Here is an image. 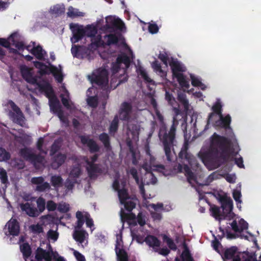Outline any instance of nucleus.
<instances>
[{
  "mask_svg": "<svg viewBox=\"0 0 261 261\" xmlns=\"http://www.w3.org/2000/svg\"><path fill=\"white\" fill-rule=\"evenodd\" d=\"M70 28L72 33V37L71 38V42L72 43L77 42L84 36L90 37L91 38V49H95L104 44L110 45L119 41L122 43L125 53H122L117 57L116 62L112 65V71L113 74L120 72V74L123 76V79L119 80L117 85L127 80L125 69L128 67L130 58H133V54L130 49L124 43L120 34H110L104 37V40L102 41L101 36L97 34V29L94 25H87L84 27L78 24L71 23L70 24Z\"/></svg>",
  "mask_w": 261,
  "mask_h": 261,
  "instance_id": "nucleus-1",
  "label": "nucleus"
},
{
  "mask_svg": "<svg viewBox=\"0 0 261 261\" xmlns=\"http://www.w3.org/2000/svg\"><path fill=\"white\" fill-rule=\"evenodd\" d=\"M147 156L145 163L142 165V168L145 171L144 177H141V181L139 180V173L135 168H131L129 173L135 179L136 183L139 185L140 191L144 199L150 198V195H146L145 193L143 184H155L156 182V178L152 173L153 171H157L162 173L164 175L168 174L163 165L157 164L154 158L151 155L149 151H146Z\"/></svg>",
  "mask_w": 261,
  "mask_h": 261,
  "instance_id": "nucleus-2",
  "label": "nucleus"
},
{
  "mask_svg": "<svg viewBox=\"0 0 261 261\" xmlns=\"http://www.w3.org/2000/svg\"><path fill=\"white\" fill-rule=\"evenodd\" d=\"M239 150L237 143L231 145L225 138L214 134L212 137L210 147L206 148L205 147H203L198 155L202 163L208 167V162L211 160L213 153L219 152L221 154L227 156L229 159L230 156H233L237 154Z\"/></svg>",
  "mask_w": 261,
  "mask_h": 261,
  "instance_id": "nucleus-3",
  "label": "nucleus"
},
{
  "mask_svg": "<svg viewBox=\"0 0 261 261\" xmlns=\"http://www.w3.org/2000/svg\"><path fill=\"white\" fill-rule=\"evenodd\" d=\"M21 72L23 78L30 83L37 86L39 91L44 92L49 99L50 110L57 114L60 120L65 125L68 124L67 119L64 116L59 101L54 95L50 85L46 82L39 81L33 76L32 70L26 66L21 67Z\"/></svg>",
  "mask_w": 261,
  "mask_h": 261,
  "instance_id": "nucleus-4",
  "label": "nucleus"
},
{
  "mask_svg": "<svg viewBox=\"0 0 261 261\" xmlns=\"http://www.w3.org/2000/svg\"><path fill=\"white\" fill-rule=\"evenodd\" d=\"M128 224L131 230V234L133 240H136L138 243L142 244L144 242L150 247L156 250L160 247V242L154 236L146 235L148 234L146 226V217L142 213H139L136 218L128 220Z\"/></svg>",
  "mask_w": 261,
  "mask_h": 261,
  "instance_id": "nucleus-5",
  "label": "nucleus"
},
{
  "mask_svg": "<svg viewBox=\"0 0 261 261\" xmlns=\"http://www.w3.org/2000/svg\"><path fill=\"white\" fill-rule=\"evenodd\" d=\"M97 159V156L96 154L91 157L90 159L86 158H72V160H75V165L70 171L68 178L65 183V187L68 190H71L74 184L77 183L79 181V178L82 174L79 163H82L83 161L85 162L88 173L91 178L94 177L97 173L100 172L97 165L94 164Z\"/></svg>",
  "mask_w": 261,
  "mask_h": 261,
  "instance_id": "nucleus-6",
  "label": "nucleus"
},
{
  "mask_svg": "<svg viewBox=\"0 0 261 261\" xmlns=\"http://www.w3.org/2000/svg\"><path fill=\"white\" fill-rule=\"evenodd\" d=\"M159 58L166 67L168 64L169 65L171 68L173 77L177 79L180 85L184 88H188L189 82L186 80L182 74V72L186 70L185 66L177 59L168 57L166 53H160Z\"/></svg>",
  "mask_w": 261,
  "mask_h": 261,
  "instance_id": "nucleus-7",
  "label": "nucleus"
},
{
  "mask_svg": "<svg viewBox=\"0 0 261 261\" xmlns=\"http://www.w3.org/2000/svg\"><path fill=\"white\" fill-rule=\"evenodd\" d=\"M166 99L171 106L174 107V103H175V99L168 91L166 92ZM173 111L176 116L173 117V125L170 128L168 135L165 136L163 141L165 154L168 160H171V148L174 141L176 129L175 125L177 123L176 117L180 113V111L177 108L173 107Z\"/></svg>",
  "mask_w": 261,
  "mask_h": 261,
  "instance_id": "nucleus-8",
  "label": "nucleus"
},
{
  "mask_svg": "<svg viewBox=\"0 0 261 261\" xmlns=\"http://www.w3.org/2000/svg\"><path fill=\"white\" fill-rule=\"evenodd\" d=\"M231 228L234 233H227V237L228 239H234L236 238H241L249 241L256 242L254 237L247 230L248 228V224L243 219L236 218L230 224Z\"/></svg>",
  "mask_w": 261,
  "mask_h": 261,
  "instance_id": "nucleus-9",
  "label": "nucleus"
},
{
  "mask_svg": "<svg viewBox=\"0 0 261 261\" xmlns=\"http://www.w3.org/2000/svg\"><path fill=\"white\" fill-rule=\"evenodd\" d=\"M124 187V181L118 178L115 179L113 187L118 192L120 202L127 210L130 211L135 207L137 200L135 198L128 196Z\"/></svg>",
  "mask_w": 261,
  "mask_h": 261,
  "instance_id": "nucleus-10",
  "label": "nucleus"
},
{
  "mask_svg": "<svg viewBox=\"0 0 261 261\" xmlns=\"http://www.w3.org/2000/svg\"><path fill=\"white\" fill-rule=\"evenodd\" d=\"M233 207L232 201L230 198L224 197L222 199V211L218 206L211 205L210 212L211 215L216 219L221 220L225 218H230L233 215L232 210Z\"/></svg>",
  "mask_w": 261,
  "mask_h": 261,
  "instance_id": "nucleus-11",
  "label": "nucleus"
},
{
  "mask_svg": "<svg viewBox=\"0 0 261 261\" xmlns=\"http://www.w3.org/2000/svg\"><path fill=\"white\" fill-rule=\"evenodd\" d=\"M222 106L220 101H218L212 109L214 113H212L208 119L207 123L211 122H213L215 119H217L215 122V125L218 126L225 127L228 126L231 121V118L229 115H227L225 117H223L221 113Z\"/></svg>",
  "mask_w": 261,
  "mask_h": 261,
  "instance_id": "nucleus-12",
  "label": "nucleus"
},
{
  "mask_svg": "<svg viewBox=\"0 0 261 261\" xmlns=\"http://www.w3.org/2000/svg\"><path fill=\"white\" fill-rule=\"evenodd\" d=\"M49 249L47 251L39 248L36 251V259L37 261H51L53 259L56 261H65L63 257L60 256L57 252H54L49 244H47Z\"/></svg>",
  "mask_w": 261,
  "mask_h": 261,
  "instance_id": "nucleus-13",
  "label": "nucleus"
},
{
  "mask_svg": "<svg viewBox=\"0 0 261 261\" xmlns=\"http://www.w3.org/2000/svg\"><path fill=\"white\" fill-rule=\"evenodd\" d=\"M6 110H8L9 115L10 118L16 123L21 126H23L25 124L24 118L19 109L12 101L9 100L5 104Z\"/></svg>",
  "mask_w": 261,
  "mask_h": 261,
  "instance_id": "nucleus-14",
  "label": "nucleus"
},
{
  "mask_svg": "<svg viewBox=\"0 0 261 261\" xmlns=\"http://www.w3.org/2000/svg\"><path fill=\"white\" fill-rule=\"evenodd\" d=\"M35 66L39 69L41 74H45L51 72L55 76L56 80L59 83H61L63 80V74L61 67H59L50 66H47L43 64L40 62H34Z\"/></svg>",
  "mask_w": 261,
  "mask_h": 261,
  "instance_id": "nucleus-15",
  "label": "nucleus"
},
{
  "mask_svg": "<svg viewBox=\"0 0 261 261\" xmlns=\"http://www.w3.org/2000/svg\"><path fill=\"white\" fill-rule=\"evenodd\" d=\"M21 155L27 160L31 161L33 162L35 166L39 168L40 165H44L45 162L43 156H36L33 151L30 149L24 148L20 151Z\"/></svg>",
  "mask_w": 261,
  "mask_h": 261,
  "instance_id": "nucleus-16",
  "label": "nucleus"
},
{
  "mask_svg": "<svg viewBox=\"0 0 261 261\" xmlns=\"http://www.w3.org/2000/svg\"><path fill=\"white\" fill-rule=\"evenodd\" d=\"M81 228L78 227L76 225L74 227L72 236L74 240L84 248L88 244L89 234L86 230L81 229Z\"/></svg>",
  "mask_w": 261,
  "mask_h": 261,
  "instance_id": "nucleus-17",
  "label": "nucleus"
},
{
  "mask_svg": "<svg viewBox=\"0 0 261 261\" xmlns=\"http://www.w3.org/2000/svg\"><path fill=\"white\" fill-rule=\"evenodd\" d=\"M92 81L98 85L106 86L108 83L107 70L105 68H99L93 73Z\"/></svg>",
  "mask_w": 261,
  "mask_h": 261,
  "instance_id": "nucleus-18",
  "label": "nucleus"
},
{
  "mask_svg": "<svg viewBox=\"0 0 261 261\" xmlns=\"http://www.w3.org/2000/svg\"><path fill=\"white\" fill-rule=\"evenodd\" d=\"M76 218L77 220L76 225L78 227H82L85 221L87 226L91 228V231H93V221L87 212L77 211L76 213Z\"/></svg>",
  "mask_w": 261,
  "mask_h": 261,
  "instance_id": "nucleus-19",
  "label": "nucleus"
},
{
  "mask_svg": "<svg viewBox=\"0 0 261 261\" xmlns=\"http://www.w3.org/2000/svg\"><path fill=\"white\" fill-rule=\"evenodd\" d=\"M25 49L30 51L36 58L40 60L44 59L46 56L45 51L42 49V47L39 45H36L35 42H34L27 46L23 45L22 48H20V50L23 51Z\"/></svg>",
  "mask_w": 261,
  "mask_h": 261,
  "instance_id": "nucleus-20",
  "label": "nucleus"
},
{
  "mask_svg": "<svg viewBox=\"0 0 261 261\" xmlns=\"http://www.w3.org/2000/svg\"><path fill=\"white\" fill-rule=\"evenodd\" d=\"M19 35L17 33L12 34L8 40L0 38V44L5 47H9L11 45L15 46L19 51L20 48L23 46V44L21 42H19Z\"/></svg>",
  "mask_w": 261,
  "mask_h": 261,
  "instance_id": "nucleus-21",
  "label": "nucleus"
},
{
  "mask_svg": "<svg viewBox=\"0 0 261 261\" xmlns=\"http://www.w3.org/2000/svg\"><path fill=\"white\" fill-rule=\"evenodd\" d=\"M4 230L7 236H17L19 233V225L17 220L11 218L6 224Z\"/></svg>",
  "mask_w": 261,
  "mask_h": 261,
  "instance_id": "nucleus-22",
  "label": "nucleus"
},
{
  "mask_svg": "<svg viewBox=\"0 0 261 261\" xmlns=\"http://www.w3.org/2000/svg\"><path fill=\"white\" fill-rule=\"evenodd\" d=\"M116 237L115 251L117 256V261H127V255L123 249L121 234H117Z\"/></svg>",
  "mask_w": 261,
  "mask_h": 261,
  "instance_id": "nucleus-23",
  "label": "nucleus"
},
{
  "mask_svg": "<svg viewBox=\"0 0 261 261\" xmlns=\"http://www.w3.org/2000/svg\"><path fill=\"white\" fill-rule=\"evenodd\" d=\"M59 92L63 105L68 109L72 110L74 108V106L69 99V93L63 85L60 87Z\"/></svg>",
  "mask_w": 261,
  "mask_h": 261,
  "instance_id": "nucleus-24",
  "label": "nucleus"
},
{
  "mask_svg": "<svg viewBox=\"0 0 261 261\" xmlns=\"http://www.w3.org/2000/svg\"><path fill=\"white\" fill-rule=\"evenodd\" d=\"M48 224V217L43 216L40 218V222L38 223L31 225L30 229L34 233H40L43 232V227Z\"/></svg>",
  "mask_w": 261,
  "mask_h": 261,
  "instance_id": "nucleus-25",
  "label": "nucleus"
},
{
  "mask_svg": "<svg viewBox=\"0 0 261 261\" xmlns=\"http://www.w3.org/2000/svg\"><path fill=\"white\" fill-rule=\"evenodd\" d=\"M178 168L180 172L185 173L188 181L192 186H194L195 183H199L196 176L191 171L190 169L187 165H184V166L182 167L181 165H179Z\"/></svg>",
  "mask_w": 261,
  "mask_h": 261,
  "instance_id": "nucleus-26",
  "label": "nucleus"
},
{
  "mask_svg": "<svg viewBox=\"0 0 261 261\" xmlns=\"http://www.w3.org/2000/svg\"><path fill=\"white\" fill-rule=\"evenodd\" d=\"M127 135L129 139L132 137V141L136 142L139 140V127L138 126L135 125L132 127V129L129 128V132H128ZM127 144L129 147L130 151L132 152L134 158H135V153L134 152L133 149L131 147L132 141H128Z\"/></svg>",
  "mask_w": 261,
  "mask_h": 261,
  "instance_id": "nucleus-27",
  "label": "nucleus"
},
{
  "mask_svg": "<svg viewBox=\"0 0 261 261\" xmlns=\"http://www.w3.org/2000/svg\"><path fill=\"white\" fill-rule=\"evenodd\" d=\"M33 184L36 185V190L43 192L50 188L49 184L44 181L42 177H33L31 179Z\"/></svg>",
  "mask_w": 261,
  "mask_h": 261,
  "instance_id": "nucleus-28",
  "label": "nucleus"
},
{
  "mask_svg": "<svg viewBox=\"0 0 261 261\" xmlns=\"http://www.w3.org/2000/svg\"><path fill=\"white\" fill-rule=\"evenodd\" d=\"M132 107L129 103L124 102L121 105L119 117L121 120H128L132 114Z\"/></svg>",
  "mask_w": 261,
  "mask_h": 261,
  "instance_id": "nucleus-29",
  "label": "nucleus"
},
{
  "mask_svg": "<svg viewBox=\"0 0 261 261\" xmlns=\"http://www.w3.org/2000/svg\"><path fill=\"white\" fill-rule=\"evenodd\" d=\"M107 25L109 27H115L118 29L123 31L124 28L123 22L119 18L115 16H108L106 18Z\"/></svg>",
  "mask_w": 261,
  "mask_h": 261,
  "instance_id": "nucleus-30",
  "label": "nucleus"
},
{
  "mask_svg": "<svg viewBox=\"0 0 261 261\" xmlns=\"http://www.w3.org/2000/svg\"><path fill=\"white\" fill-rule=\"evenodd\" d=\"M20 207L22 211L24 212L30 217H35L39 215L37 209L28 202L20 204Z\"/></svg>",
  "mask_w": 261,
  "mask_h": 261,
  "instance_id": "nucleus-31",
  "label": "nucleus"
},
{
  "mask_svg": "<svg viewBox=\"0 0 261 261\" xmlns=\"http://www.w3.org/2000/svg\"><path fill=\"white\" fill-rule=\"evenodd\" d=\"M225 256L227 259H232L233 261H241L244 258L243 253H237L235 248L227 249L225 253Z\"/></svg>",
  "mask_w": 261,
  "mask_h": 261,
  "instance_id": "nucleus-32",
  "label": "nucleus"
},
{
  "mask_svg": "<svg viewBox=\"0 0 261 261\" xmlns=\"http://www.w3.org/2000/svg\"><path fill=\"white\" fill-rule=\"evenodd\" d=\"M146 205H147L146 203H144ZM147 207L149 208L150 211H151V208L155 212H153L151 211V215L152 217L154 220H160L161 219V215L160 213H158L161 210H162L163 207V204L161 203H159L158 204H150L148 205H146Z\"/></svg>",
  "mask_w": 261,
  "mask_h": 261,
  "instance_id": "nucleus-33",
  "label": "nucleus"
},
{
  "mask_svg": "<svg viewBox=\"0 0 261 261\" xmlns=\"http://www.w3.org/2000/svg\"><path fill=\"white\" fill-rule=\"evenodd\" d=\"M82 143L89 147L91 151L95 152L98 150V147L96 143L93 140L89 139L87 136H81L80 137Z\"/></svg>",
  "mask_w": 261,
  "mask_h": 261,
  "instance_id": "nucleus-34",
  "label": "nucleus"
},
{
  "mask_svg": "<svg viewBox=\"0 0 261 261\" xmlns=\"http://www.w3.org/2000/svg\"><path fill=\"white\" fill-rule=\"evenodd\" d=\"M59 232H58V227L50 228L47 232L46 237L49 242H55L59 238Z\"/></svg>",
  "mask_w": 261,
  "mask_h": 261,
  "instance_id": "nucleus-35",
  "label": "nucleus"
},
{
  "mask_svg": "<svg viewBox=\"0 0 261 261\" xmlns=\"http://www.w3.org/2000/svg\"><path fill=\"white\" fill-rule=\"evenodd\" d=\"M66 159V156L61 153H57L54 157V160L52 163L51 166L53 168L56 169L63 164Z\"/></svg>",
  "mask_w": 261,
  "mask_h": 261,
  "instance_id": "nucleus-36",
  "label": "nucleus"
},
{
  "mask_svg": "<svg viewBox=\"0 0 261 261\" xmlns=\"http://www.w3.org/2000/svg\"><path fill=\"white\" fill-rule=\"evenodd\" d=\"M15 136L16 142H20L23 144L27 143L30 141V137L26 134L22 133V132H19V135L12 133Z\"/></svg>",
  "mask_w": 261,
  "mask_h": 261,
  "instance_id": "nucleus-37",
  "label": "nucleus"
},
{
  "mask_svg": "<svg viewBox=\"0 0 261 261\" xmlns=\"http://www.w3.org/2000/svg\"><path fill=\"white\" fill-rule=\"evenodd\" d=\"M95 89L93 87L89 88L87 90V94L88 96L87 98V102L88 104L92 107H95L97 104V98L95 97L90 96V94L92 93V91L95 92Z\"/></svg>",
  "mask_w": 261,
  "mask_h": 261,
  "instance_id": "nucleus-38",
  "label": "nucleus"
},
{
  "mask_svg": "<svg viewBox=\"0 0 261 261\" xmlns=\"http://www.w3.org/2000/svg\"><path fill=\"white\" fill-rule=\"evenodd\" d=\"M67 15L69 17L74 18L76 17H83L85 15V13L80 11L78 9L69 7L68 9Z\"/></svg>",
  "mask_w": 261,
  "mask_h": 261,
  "instance_id": "nucleus-39",
  "label": "nucleus"
},
{
  "mask_svg": "<svg viewBox=\"0 0 261 261\" xmlns=\"http://www.w3.org/2000/svg\"><path fill=\"white\" fill-rule=\"evenodd\" d=\"M154 71L162 77L166 76L167 71L161 68L160 64L157 61L153 62L151 64Z\"/></svg>",
  "mask_w": 261,
  "mask_h": 261,
  "instance_id": "nucleus-40",
  "label": "nucleus"
},
{
  "mask_svg": "<svg viewBox=\"0 0 261 261\" xmlns=\"http://www.w3.org/2000/svg\"><path fill=\"white\" fill-rule=\"evenodd\" d=\"M190 77L191 79L192 84L193 86L195 87H199L202 90H204L206 88V86L204 84L202 83L198 77H196L194 75L191 74Z\"/></svg>",
  "mask_w": 261,
  "mask_h": 261,
  "instance_id": "nucleus-41",
  "label": "nucleus"
},
{
  "mask_svg": "<svg viewBox=\"0 0 261 261\" xmlns=\"http://www.w3.org/2000/svg\"><path fill=\"white\" fill-rule=\"evenodd\" d=\"M65 11V7L63 5H56L50 8V12L55 15H59Z\"/></svg>",
  "mask_w": 261,
  "mask_h": 261,
  "instance_id": "nucleus-42",
  "label": "nucleus"
},
{
  "mask_svg": "<svg viewBox=\"0 0 261 261\" xmlns=\"http://www.w3.org/2000/svg\"><path fill=\"white\" fill-rule=\"evenodd\" d=\"M20 248L25 258L28 257L31 254V249L28 244L23 243L20 246Z\"/></svg>",
  "mask_w": 261,
  "mask_h": 261,
  "instance_id": "nucleus-43",
  "label": "nucleus"
},
{
  "mask_svg": "<svg viewBox=\"0 0 261 261\" xmlns=\"http://www.w3.org/2000/svg\"><path fill=\"white\" fill-rule=\"evenodd\" d=\"M37 210L39 214L42 213L45 208V201L42 197L38 198L36 200Z\"/></svg>",
  "mask_w": 261,
  "mask_h": 261,
  "instance_id": "nucleus-44",
  "label": "nucleus"
},
{
  "mask_svg": "<svg viewBox=\"0 0 261 261\" xmlns=\"http://www.w3.org/2000/svg\"><path fill=\"white\" fill-rule=\"evenodd\" d=\"M138 74L141 76L144 80L148 83H151L152 81L148 76L146 70L142 67H140L138 69Z\"/></svg>",
  "mask_w": 261,
  "mask_h": 261,
  "instance_id": "nucleus-45",
  "label": "nucleus"
},
{
  "mask_svg": "<svg viewBox=\"0 0 261 261\" xmlns=\"http://www.w3.org/2000/svg\"><path fill=\"white\" fill-rule=\"evenodd\" d=\"M178 98L180 103L183 105L185 109L188 110L189 107V105L188 100L184 94H179L178 95Z\"/></svg>",
  "mask_w": 261,
  "mask_h": 261,
  "instance_id": "nucleus-46",
  "label": "nucleus"
},
{
  "mask_svg": "<svg viewBox=\"0 0 261 261\" xmlns=\"http://www.w3.org/2000/svg\"><path fill=\"white\" fill-rule=\"evenodd\" d=\"M241 196V192L239 190H235L233 192V197L236 201L237 202V207L241 209V200L240 199Z\"/></svg>",
  "mask_w": 261,
  "mask_h": 261,
  "instance_id": "nucleus-47",
  "label": "nucleus"
},
{
  "mask_svg": "<svg viewBox=\"0 0 261 261\" xmlns=\"http://www.w3.org/2000/svg\"><path fill=\"white\" fill-rule=\"evenodd\" d=\"M51 182L55 187H59L62 184V179L60 176H53L51 178Z\"/></svg>",
  "mask_w": 261,
  "mask_h": 261,
  "instance_id": "nucleus-48",
  "label": "nucleus"
},
{
  "mask_svg": "<svg viewBox=\"0 0 261 261\" xmlns=\"http://www.w3.org/2000/svg\"><path fill=\"white\" fill-rule=\"evenodd\" d=\"M10 158V153L5 149L0 147V162L6 161Z\"/></svg>",
  "mask_w": 261,
  "mask_h": 261,
  "instance_id": "nucleus-49",
  "label": "nucleus"
},
{
  "mask_svg": "<svg viewBox=\"0 0 261 261\" xmlns=\"http://www.w3.org/2000/svg\"><path fill=\"white\" fill-rule=\"evenodd\" d=\"M69 205L65 202H61L59 203L57 210L61 213H66L69 210Z\"/></svg>",
  "mask_w": 261,
  "mask_h": 261,
  "instance_id": "nucleus-50",
  "label": "nucleus"
},
{
  "mask_svg": "<svg viewBox=\"0 0 261 261\" xmlns=\"http://www.w3.org/2000/svg\"><path fill=\"white\" fill-rule=\"evenodd\" d=\"M184 153L185 154V156L186 161H187L188 162V163L190 164V165L192 167L194 166L195 165H196V164L195 163V159H194V158H193V156H191V155H190L189 154H187L186 152L183 153L182 151H181L179 153L180 157L182 158V155H183Z\"/></svg>",
  "mask_w": 261,
  "mask_h": 261,
  "instance_id": "nucleus-51",
  "label": "nucleus"
},
{
  "mask_svg": "<svg viewBox=\"0 0 261 261\" xmlns=\"http://www.w3.org/2000/svg\"><path fill=\"white\" fill-rule=\"evenodd\" d=\"M118 116H116L112 121L110 127V132L111 133H115L116 131L118 126Z\"/></svg>",
  "mask_w": 261,
  "mask_h": 261,
  "instance_id": "nucleus-52",
  "label": "nucleus"
},
{
  "mask_svg": "<svg viewBox=\"0 0 261 261\" xmlns=\"http://www.w3.org/2000/svg\"><path fill=\"white\" fill-rule=\"evenodd\" d=\"M70 249L73 251V255L77 261H86L85 256L82 253L73 248Z\"/></svg>",
  "mask_w": 261,
  "mask_h": 261,
  "instance_id": "nucleus-53",
  "label": "nucleus"
},
{
  "mask_svg": "<svg viewBox=\"0 0 261 261\" xmlns=\"http://www.w3.org/2000/svg\"><path fill=\"white\" fill-rule=\"evenodd\" d=\"M0 179L3 184H6L8 181L7 174L5 169L0 168Z\"/></svg>",
  "mask_w": 261,
  "mask_h": 261,
  "instance_id": "nucleus-54",
  "label": "nucleus"
},
{
  "mask_svg": "<svg viewBox=\"0 0 261 261\" xmlns=\"http://www.w3.org/2000/svg\"><path fill=\"white\" fill-rule=\"evenodd\" d=\"M46 208L49 211H54L57 208V204L52 200H49L46 203Z\"/></svg>",
  "mask_w": 261,
  "mask_h": 261,
  "instance_id": "nucleus-55",
  "label": "nucleus"
},
{
  "mask_svg": "<svg viewBox=\"0 0 261 261\" xmlns=\"http://www.w3.org/2000/svg\"><path fill=\"white\" fill-rule=\"evenodd\" d=\"M164 240L170 249L172 250H175L176 249V245L171 239L165 236L164 238Z\"/></svg>",
  "mask_w": 261,
  "mask_h": 261,
  "instance_id": "nucleus-56",
  "label": "nucleus"
},
{
  "mask_svg": "<svg viewBox=\"0 0 261 261\" xmlns=\"http://www.w3.org/2000/svg\"><path fill=\"white\" fill-rule=\"evenodd\" d=\"M99 139L101 141H102L105 145V146L107 147L109 146V137L106 134H102L100 135Z\"/></svg>",
  "mask_w": 261,
  "mask_h": 261,
  "instance_id": "nucleus-57",
  "label": "nucleus"
},
{
  "mask_svg": "<svg viewBox=\"0 0 261 261\" xmlns=\"http://www.w3.org/2000/svg\"><path fill=\"white\" fill-rule=\"evenodd\" d=\"M148 30L150 33L155 34L158 32L159 28L156 24L149 23L148 26Z\"/></svg>",
  "mask_w": 261,
  "mask_h": 261,
  "instance_id": "nucleus-58",
  "label": "nucleus"
},
{
  "mask_svg": "<svg viewBox=\"0 0 261 261\" xmlns=\"http://www.w3.org/2000/svg\"><path fill=\"white\" fill-rule=\"evenodd\" d=\"M181 257L185 261H191V258L188 251L185 249L181 254Z\"/></svg>",
  "mask_w": 261,
  "mask_h": 261,
  "instance_id": "nucleus-59",
  "label": "nucleus"
},
{
  "mask_svg": "<svg viewBox=\"0 0 261 261\" xmlns=\"http://www.w3.org/2000/svg\"><path fill=\"white\" fill-rule=\"evenodd\" d=\"M225 178L228 182L233 183L235 182L236 177L234 174H227L225 176Z\"/></svg>",
  "mask_w": 261,
  "mask_h": 261,
  "instance_id": "nucleus-60",
  "label": "nucleus"
},
{
  "mask_svg": "<svg viewBox=\"0 0 261 261\" xmlns=\"http://www.w3.org/2000/svg\"><path fill=\"white\" fill-rule=\"evenodd\" d=\"M235 162L240 168H244V166L243 164V158L242 157H240L239 158H236Z\"/></svg>",
  "mask_w": 261,
  "mask_h": 261,
  "instance_id": "nucleus-61",
  "label": "nucleus"
},
{
  "mask_svg": "<svg viewBox=\"0 0 261 261\" xmlns=\"http://www.w3.org/2000/svg\"><path fill=\"white\" fill-rule=\"evenodd\" d=\"M71 51L74 57H79L80 55L78 54L79 48L76 46H72Z\"/></svg>",
  "mask_w": 261,
  "mask_h": 261,
  "instance_id": "nucleus-62",
  "label": "nucleus"
},
{
  "mask_svg": "<svg viewBox=\"0 0 261 261\" xmlns=\"http://www.w3.org/2000/svg\"><path fill=\"white\" fill-rule=\"evenodd\" d=\"M59 148V146L57 145L56 143H55L51 147L50 150V155H53L55 153L56 150H58Z\"/></svg>",
  "mask_w": 261,
  "mask_h": 261,
  "instance_id": "nucleus-63",
  "label": "nucleus"
},
{
  "mask_svg": "<svg viewBox=\"0 0 261 261\" xmlns=\"http://www.w3.org/2000/svg\"><path fill=\"white\" fill-rule=\"evenodd\" d=\"M169 253V250L167 248H162L159 251V253L163 255H166Z\"/></svg>",
  "mask_w": 261,
  "mask_h": 261,
  "instance_id": "nucleus-64",
  "label": "nucleus"
}]
</instances>
